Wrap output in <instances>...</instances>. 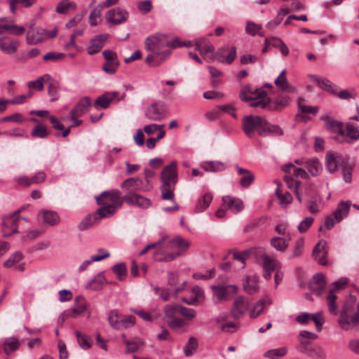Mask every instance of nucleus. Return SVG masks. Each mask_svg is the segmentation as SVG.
I'll list each match as a JSON object with an SVG mask.
<instances>
[{"label": "nucleus", "instance_id": "9b49d317", "mask_svg": "<svg viewBox=\"0 0 359 359\" xmlns=\"http://www.w3.org/2000/svg\"><path fill=\"white\" fill-rule=\"evenodd\" d=\"M341 143L353 144L359 140V126L356 123L347 122L344 124Z\"/></svg>", "mask_w": 359, "mask_h": 359}, {"label": "nucleus", "instance_id": "052dcab7", "mask_svg": "<svg viewBox=\"0 0 359 359\" xmlns=\"http://www.w3.org/2000/svg\"><path fill=\"white\" fill-rule=\"evenodd\" d=\"M78 343L79 346L84 350H87L90 348L91 343L90 338L85 334H82L80 332L76 331L75 332Z\"/></svg>", "mask_w": 359, "mask_h": 359}, {"label": "nucleus", "instance_id": "c85d7f7f", "mask_svg": "<svg viewBox=\"0 0 359 359\" xmlns=\"http://www.w3.org/2000/svg\"><path fill=\"white\" fill-rule=\"evenodd\" d=\"M311 77L316 81L317 85L321 89L332 95L337 94V86L331 82L329 79L325 78H320L315 75L311 76Z\"/></svg>", "mask_w": 359, "mask_h": 359}, {"label": "nucleus", "instance_id": "338daca9", "mask_svg": "<svg viewBox=\"0 0 359 359\" xmlns=\"http://www.w3.org/2000/svg\"><path fill=\"white\" fill-rule=\"evenodd\" d=\"M285 75V70H283L280 75L275 79L274 83L276 86H280L283 90H288L289 86Z\"/></svg>", "mask_w": 359, "mask_h": 359}, {"label": "nucleus", "instance_id": "6e6d98bb", "mask_svg": "<svg viewBox=\"0 0 359 359\" xmlns=\"http://www.w3.org/2000/svg\"><path fill=\"white\" fill-rule=\"evenodd\" d=\"M49 135L46 128L43 125H36L34 127L31 132V135L34 137H39L41 139L46 138Z\"/></svg>", "mask_w": 359, "mask_h": 359}, {"label": "nucleus", "instance_id": "864d4df0", "mask_svg": "<svg viewBox=\"0 0 359 359\" xmlns=\"http://www.w3.org/2000/svg\"><path fill=\"white\" fill-rule=\"evenodd\" d=\"M22 259V253L17 251L12 254L10 257L4 262V266L6 268H10L11 266H15V264L20 262Z\"/></svg>", "mask_w": 359, "mask_h": 359}, {"label": "nucleus", "instance_id": "9d476101", "mask_svg": "<svg viewBox=\"0 0 359 359\" xmlns=\"http://www.w3.org/2000/svg\"><path fill=\"white\" fill-rule=\"evenodd\" d=\"M165 114V107L163 102L158 101L149 105L144 112L145 116L151 121H160Z\"/></svg>", "mask_w": 359, "mask_h": 359}, {"label": "nucleus", "instance_id": "09e8293b", "mask_svg": "<svg viewBox=\"0 0 359 359\" xmlns=\"http://www.w3.org/2000/svg\"><path fill=\"white\" fill-rule=\"evenodd\" d=\"M313 359H325L326 355L323 348L318 346H311L309 351L306 354Z\"/></svg>", "mask_w": 359, "mask_h": 359}, {"label": "nucleus", "instance_id": "473e14b6", "mask_svg": "<svg viewBox=\"0 0 359 359\" xmlns=\"http://www.w3.org/2000/svg\"><path fill=\"white\" fill-rule=\"evenodd\" d=\"M105 283L106 279L104 276V272L102 271L98 273L94 278L88 283L86 288H90L95 291H98L102 289Z\"/></svg>", "mask_w": 359, "mask_h": 359}, {"label": "nucleus", "instance_id": "a18cd8bd", "mask_svg": "<svg viewBox=\"0 0 359 359\" xmlns=\"http://www.w3.org/2000/svg\"><path fill=\"white\" fill-rule=\"evenodd\" d=\"M287 349L286 347H280L269 350L264 353V356L270 359H278L284 356L287 353Z\"/></svg>", "mask_w": 359, "mask_h": 359}, {"label": "nucleus", "instance_id": "b1692460", "mask_svg": "<svg viewBox=\"0 0 359 359\" xmlns=\"http://www.w3.org/2000/svg\"><path fill=\"white\" fill-rule=\"evenodd\" d=\"M223 206L226 210H231L234 212H238L243 208V201L241 199L235 198L230 196L222 197Z\"/></svg>", "mask_w": 359, "mask_h": 359}, {"label": "nucleus", "instance_id": "5701e85b", "mask_svg": "<svg viewBox=\"0 0 359 359\" xmlns=\"http://www.w3.org/2000/svg\"><path fill=\"white\" fill-rule=\"evenodd\" d=\"M117 95V92H107L102 94L95 100L94 107L96 109H107L110 103L116 99Z\"/></svg>", "mask_w": 359, "mask_h": 359}, {"label": "nucleus", "instance_id": "6e6552de", "mask_svg": "<svg viewBox=\"0 0 359 359\" xmlns=\"http://www.w3.org/2000/svg\"><path fill=\"white\" fill-rule=\"evenodd\" d=\"M21 212L20 209L5 215L2 218V233L4 237H8L12 234L18 232V219L19 214Z\"/></svg>", "mask_w": 359, "mask_h": 359}, {"label": "nucleus", "instance_id": "4d7b16f0", "mask_svg": "<svg viewBox=\"0 0 359 359\" xmlns=\"http://www.w3.org/2000/svg\"><path fill=\"white\" fill-rule=\"evenodd\" d=\"M180 304H167L164 307V313L168 320L176 318V314L180 313Z\"/></svg>", "mask_w": 359, "mask_h": 359}, {"label": "nucleus", "instance_id": "393cba45", "mask_svg": "<svg viewBox=\"0 0 359 359\" xmlns=\"http://www.w3.org/2000/svg\"><path fill=\"white\" fill-rule=\"evenodd\" d=\"M304 168L307 169L308 173L313 177L319 175L323 170L322 164L317 158H306Z\"/></svg>", "mask_w": 359, "mask_h": 359}, {"label": "nucleus", "instance_id": "20e7f679", "mask_svg": "<svg viewBox=\"0 0 359 359\" xmlns=\"http://www.w3.org/2000/svg\"><path fill=\"white\" fill-rule=\"evenodd\" d=\"M160 187L161 198L163 200L173 201L174 190L177 182V163L173 161L165 166L161 172Z\"/></svg>", "mask_w": 359, "mask_h": 359}, {"label": "nucleus", "instance_id": "4c0bfd02", "mask_svg": "<svg viewBox=\"0 0 359 359\" xmlns=\"http://www.w3.org/2000/svg\"><path fill=\"white\" fill-rule=\"evenodd\" d=\"M202 168L207 172H222L226 169L224 163L218 161H212L208 163H204Z\"/></svg>", "mask_w": 359, "mask_h": 359}, {"label": "nucleus", "instance_id": "1a4fd4ad", "mask_svg": "<svg viewBox=\"0 0 359 359\" xmlns=\"http://www.w3.org/2000/svg\"><path fill=\"white\" fill-rule=\"evenodd\" d=\"M102 55L105 62L102 65V69L109 75L115 74L120 65L117 53L111 50L105 49L102 52Z\"/></svg>", "mask_w": 359, "mask_h": 359}, {"label": "nucleus", "instance_id": "4be33fe9", "mask_svg": "<svg viewBox=\"0 0 359 359\" xmlns=\"http://www.w3.org/2000/svg\"><path fill=\"white\" fill-rule=\"evenodd\" d=\"M263 100H267L266 106L262 109H267L269 111L278 110L280 107L286 106L290 102V98L287 95H280L273 102L266 95L264 97Z\"/></svg>", "mask_w": 359, "mask_h": 359}, {"label": "nucleus", "instance_id": "8fccbe9b", "mask_svg": "<svg viewBox=\"0 0 359 359\" xmlns=\"http://www.w3.org/2000/svg\"><path fill=\"white\" fill-rule=\"evenodd\" d=\"M270 302L269 297H266L262 299H259L256 304L254 306L253 309L250 312V317L252 318H257L264 310V304L266 302Z\"/></svg>", "mask_w": 359, "mask_h": 359}, {"label": "nucleus", "instance_id": "603ef678", "mask_svg": "<svg viewBox=\"0 0 359 359\" xmlns=\"http://www.w3.org/2000/svg\"><path fill=\"white\" fill-rule=\"evenodd\" d=\"M276 195L279 198L280 204L282 206L285 207L292 201L293 198L289 192H286L284 194L280 193L279 184H278V187L276 189Z\"/></svg>", "mask_w": 359, "mask_h": 359}, {"label": "nucleus", "instance_id": "c756f323", "mask_svg": "<svg viewBox=\"0 0 359 359\" xmlns=\"http://www.w3.org/2000/svg\"><path fill=\"white\" fill-rule=\"evenodd\" d=\"M236 168L238 172L243 175L240 179V185L244 188L250 187L255 180V175L249 170L238 166H237Z\"/></svg>", "mask_w": 359, "mask_h": 359}, {"label": "nucleus", "instance_id": "f704fd0d", "mask_svg": "<svg viewBox=\"0 0 359 359\" xmlns=\"http://www.w3.org/2000/svg\"><path fill=\"white\" fill-rule=\"evenodd\" d=\"M290 240V238L286 239L282 237H273L270 241V245L276 249L277 251L283 252L288 248V241Z\"/></svg>", "mask_w": 359, "mask_h": 359}, {"label": "nucleus", "instance_id": "774afa93", "mask_svg": "<svg viewBox=\"0 0 359 359\" xmlns=\"http://www.w3.org/2000/svg\"><path fill=\"white\" fill-rule=\"evenodd\" d=\"M314 219L312 217L304 218L298 225L297 229L299 233L306 232L313 223Z\"/></svg>", "mask_w": 359, "mask_h": 359}, {"label": "nucleus", "instance_id": "ea45409f", "mask_svg": "<svg viewBox=\"0 0 359 359\" xmlns=\"http://www.w3.org/2000/svg\"><path fill=\"white\" fill-rule=\"evenodd\" d=\"M285 180L290 189H294L297 200L302 203L303 198L302 194L299 191V187L301 185V182L298 180H293L292 176L286 175Z\"/></svg>", "mask_w": 359, "mask_h": 359}, {"label": "nucleus", "instance_id": "6ab92c4d", "mask_svg": "<svg viewBox=\"0 0 359 359\" xmlns=\"http://www.w3.org/2000/svg\"><path fill=\"white\" fill-rule=\"evenodd\" d=\"M107 34H100L93 38L87 47V52L89 55H94L98 53L104 46V43L108 39Z\"/></svg>", "mask_w": 359, "mask_h": 359}, {"label": "nucleus", "instance_id": "e433bc0d", "mask_svg": "<svg viewBox=\"0 0 359 359\" xmlns=\"http://www.w3.org/2000/svg\"><path fill=\"white\" fill-rule=\"evenodd\" d=\"M262 266L264 271H277L278 269H281V264L276 259L266 257L265 259L262 261Z\"/></svg>", "mask_w": 359, "mask_h": 359}, {"label": "nucleus", "instance_id": "7ed1b4c3", "mask_svg": "<svg viewBox=\"0 0 359 359\" xmlns=\"http://www.w3.org/2000/svg\"><path fill=\"white\" fill-rule=\"evenodd\" d=\"M121 192L118 189L103 191L100 196H95L96 202L100 205L96 211L100 218L111 216L116 209L124 202L121 197Z\"/></svg>", "mask_w": 359, "mask_h": 359}, {"label": "nucleus", "instance_id": "ddd939ff", "mask_svg": "<svg viewBox=\"0 0 359 359\" xmlns=\"http://www.w3.org/2000/svg\"><path fill=\"white\" fill-rule=\"evenodd\" d=\"M128 13L121 8L109 10L106 14L107 20L114 25H119L126 22Z\"/></svg>", "mask_w": 359, "mask_h": 359}, {"label": "nucleus", "instance_id": "58836bf2", "mask_svg": "<svg viewBox=\"0 0 359 359\" xmlns=\"http://www.w3.org/2000/svg\"><path fill=\"white\" fill-rule=\"evenodd\" d=\"M212 201V194L210 193H205L201 198L198 199L196 205V211L198 212L204 211L208 207H209Z\"/></svg>", "mask_w": 359, "mask_h": 359}, {"label": "nucleus", "instance_id": "a19ab883", "mask_svg": "<svg viewBox=\"0 0 359 359\" xmlns=\"http://www.w3.org/2000/svg\"><path fill=\"white\" fill-rule=\"evenodd\" d=\"M168 325L173 331L178 333H183L187 331L185 322L180 318L168 320Z\"/></svg>", "mask_w": 359, "mask_h": 359}, {"label": "nucleus", "instance_id": "69168bd1", "mask_svg": "<svg viewBox=\"0 0 359 359\" xmlns=\"http://www.w3.org/2000/svg\"><path fill=\"white\" fill-rule=\"evenodd\" d=\"M75 6V4L69 1V0H62L57 4L56 7V12L60 14H65L69 8L72 7L74 8Z\"/></svg>", "mask_w": 359, "mask_h": 359}, {"label": "nucleus", "instance_id": "680f3d73", "mask_svg": "<svg viewBox=\"0 0 359 359\" xmlns=\"http://www.w3.org/2000/svg\"><path fill=\"white\" fill-rule=\"evenodd\" d=\"M96 219L97 217L95 215H88L79 224V229L80 231H84L88 229L94 224Z\"/></svg>", "mask_w": 359, "mask_h": 359}, {"label": "nucleus", "instance_id": "37998d69", "mask_svg": "<svg viewBox=\"0 0 359 359\" xmlns=\"http://www.w3.org/2000/svg\"><path fill=\"white\" fill-rule=\"evenodd\" d=\"M88 304L83 296L79 295L74 299V306L72 308L77 315L82 314L87 309Z\"/></svg>", "mask_w": 359, "mask_h": 359}, {"label": "nucleus", "instance_id": "f257e3e1", "mask_svg": "<svg viewBox=\"0 0 359 359\" xmlns=\"http://www.w3.org/2000/svg\"><path fill=\"white\" fill-rule=\"evenodd\" d=\"M146 50L149 52L145 58V62L151 67H158L165 62L171 55L172 50L169 48H176L177 37L172 39L169 36L161 33H155L147 36L144 41Z\"/></svg>", "mask_w": 359, "mask_h": 359}, {"label": "nucleus", "instance_id": "f03ea898", "mask_svg": "<svg viewBox=\"0 0 359 359\" xmlns=\"http://www.w3.org/2000/svg\"><path fill=\"white\" fill-rule=\"evenodd\" d=\"M242 129L249 138L253 137L255 132H257L258 135L262 137H266L271 134L280 136L283 134V130L279 126L271 124L261 116L253 115L245 116L243 118Z\"/></svg>", "mask_w": 359, "mask_h": 359}, {"label": "nucleus", "instance_id": "39448f33", "mask_svg": "<svg viewBox=\"0 0 359 359\" xmlns=\"http://www.w3.org/2000/svg\"><path fill=\"white\" fill-rule=\"evenodd\" d=\"M189 243L184 241L180 236H177L171 239L168 243H165L164 241L162 242L154 254V259L157 262H170L174 260L176 257L180 255V252H169V250H172L177 248L182 250L187 249Z\"/></svg>", "mask_w": 359, "mask_h": 359}, {"label": "nucleus", "instance_id": "423d86ee", "mask_svg": "<svg viewBox=\"0 0 359 359\" xmlns=\"http://www.w3.org/2000/svg\"><path fill=\"white\" fill-rule=\"evenodd\" d=\"M265 95V90L254 89L250 85L243 86L239 93L242 101L249 102V106L255 108H264L266 106L267 100H263Z\"/></svg>", "mask_w": 359, "mask_h": 359}, {"label": "nucleus", "instance_id": "49530a36", "mask_svg": "<svg viewBox=\"0 0 359 359\" xmlns=\"http://www.w3.org/2000/svg\"><path fill=\"white\" fill-rule=\"evenodd\" d=\"M336 299H337V296L334 294V291L332 290H330L327 297V306H328V310H329L330 313L334 316H337L338 314Z\"/></svg>", "mask_w": 359, "mask_h": 359}, {"label": "nucleus", "instance_id": "2f4dec72", "mask_svg": "<svg viewBox=\"0 0 359 359\" xmlns=\"http://www.w3.org/2000/svg\"><path fill=\"white\" fill-rule=\"evenodd\" d=\"M326 166L330 172H334L341 161V158L332 151L326 154Z\"/></svg>", "mask_w": 359, "mask_h": 359}, {"label": "nucleus", "instance_id": "f3484780", "mask_svg": "<svg viewBox=\"0 0 359 359\" xmlns=\"http://www.w3.org/2000/svg\"><path fill=\"white\" fill-rule=\"evenodd\" d=\"M20 46L18 39H13L8 36L0 38V50L5 54L11 55L15 53Z\"/></svg>", "mask_w": 359, "mask_h": 359}, {"label": "nucleus", "instance_id": "2eb2a0df", "mask_svg": "<svg viewBox=\"0 0 359 359\" xmlns=\"http://www.w3.org/2000/svg\"><path fill=\"white\" fill-rule=\"evenodd\" d=\"M327 243L324 240H320L313 248L312 255L314 259L320 265L327 264Z\"/></svg>", "mask_w": 359, "mask_h": 359}, {"label": "nucleus", "instance_id": "aec40b11", "mask_svg": "<svg viewBox=\"0 0 359 359\" xmlns=\"http://www.w3.org/2000/svg\"><path fill=\"white\" fill-rule=\"evenodd\" d=\"M325 277L322 273H318L311 278L309 288L317 295H320L325 287Z\"/></svg>", "mask_w": 359, "mask_h": 359}, {"label": "nucleus", "instance_id": "e2e57ef3", "mask_svg": "<svg viewBox=\"0 0 359 359\" xmlns=\"http://www.w3.org/2000/svg\"><path fill=\"white\" fill-rule=\"evenodd\" d=\"M102 10V8L97 6L90 11L89 15V23L91 26H95L98 24Z\"/></svg>", "mask_w": 359, "mask_h": 359}, {"label": "nucleus", "instance_id": "0eeeda50", "mask_svg": "<svg viewBox=\"0 0 359 359\" xmlns=\"http://www.w3.org/2000/svg\"><path fill=\"white\" fill-rule=\"evenodd\" d=\"M339 326L346 330L352 329L359 323V303L358 311L354 312V305L351 302L344 304L338 319Z\"/></svg>", "mask_w": 359, "mask_h": 359}, {"label": "nucleus", "instance_id": "4468645a", "mask_svg": "<svg viewBox=\"0 0 359 359\" xmlns=\"http://www.w3.org/2000/svg\"><path fill=\"white\" fill-rule=\"evenodd\" d=\"M250 308V300L243 297H237L233 307L231 308V314L234 318H239L242 316L246 310Z\"/></svg>", "mask_w": 359, "mask_h": 359}, {"label": "nucleus", "instance_id": "79ce46f5", "mask_svg": "<svg viewBox=\"0 0 359 359\" xmlns=\"http://www.w3.org/2000/svg\"><path fill=\"white\" fill-rule=\"evenodd\" d=\"M20 344V341L15 337L6 338L4 341V351L6 354L9 355L11 352L17 350Z\"/></svg>", "mask_w": 359, "mask_h": 359}, {"label": "nucleus", "instance_id": "c9c22d12", "mask_svg": "<svg viewBox=\"0 0 359 359\" xmlns=\"http://www.w3.org/2000/svg\"><path fill=\"white\" fill-rule=\"evenodd\" d=\"M25 30L24 27H19L15 25L0 24V34L8 32L19 36L22 34Z\"/></svg>", "mask_w": 359, "mask_h": 359}, {"label": "nucleus", "instance_id": "bb28decb", "mask_svg": "<svg viewBox=\"0 0 359 359\" xmlns=\"http://www.w3.org/2000/svg\"><path fill=\"white\" fill-rule=\"evenodd\" d=\"M351 202L350 201H341L335 210L333 212V216L337 222H341L345 218L350 210Z\"/></svg>", "mask_w": 359, "mask_h": 359}, {"label": "nucleus", "instance_id": "0e129e2a", "mask_svg": "<svg viewBox=\"0 0 359 359\" xmlns=\"http://www.w3.org/2000/svg\"><path fill=\"white\" fill-rule=\"evenodd\" d=\"M135 323V318L133 316H121L120 320L118 330L127 329L133 326Z\"/></svg>", "mask_w": 359, "mask_h": 359}, {"label": "nucleus", "instance_id": "bf43d9fd", "mask_svg": "<svg viewBox=\"0 0 359 359\" xmlns=\"http://www.w3.org/2000/svg\"><path fill=\"white\" fill-rule=\"evenodd\" d=\"M122 316H120L118 314V312L117 310H111L108 316V320L110 324V325L116 330H118V325L120 323V320Z\"/></svg>", "mask_w": 359, "mask_h": 359}, {"label": "nucleus", "instance_id": "cd10ccee", "mask_svg": "<svg viewBox=\"0 0 359 359\" xmlns=\"http://www.w3.org/2000/svg\"><path fill=\"white\" fill-rule=\"evenodd\" d=\"M142 181L138 177H130L124 180L121 184V187L128 193H135L134 191H139L142 188Z\"/></svg>", "mask_w": 359, "mask_h": 359}, {"label": "nucleus", "instance_id": "a211bd4d", "mask_svg": "<svg viewBox=\"0 0 359 359\" xmlns=\"http://www.w3.org/2000/svg\"><path fill=\"white\" fill-rule=\"evenodd\" d=\"M195 48L198 50L202 55H207L211 60H215V47L210 42L206 43L205 39H201L196 41Z\"/></svg>", "mask_w": 359, "mask_h": 359}, {"label": "nucleus", "instance_id": "13d9d810", "mask_svg": "<svg viewBox=\"0 0 359 359\" xmlns=\"http://www.w3.org/2000/svg\"><path fill=\"white\" fill-rule=\"evenodd\" d=\"M45 78H46L47 79H50L51 76L49 74H45L43 76L39 77L35 81H29L27 83V86L29 88H35L39 91L42 90L43 88V82Z\"/></svg>", "mask_w": 359, "mask_h": 359}, {"label": "nucleus", "instance_id": "c03bdc74", "mask_svg": "<svg viewBox=\"0 0 359 359\" xmlns=\"http://www.w3.org/2000/svg\"><path fill=\"white\" fill-rule=\"evenodd\" d=\"M244 290L250 294H254L258 290V285L255 278L246 277L243 283Z\"/></svg>", "mask_w": 359, "mask_h": 359}, {"label": "nucleus", "instance_id": "7c9ffc66", "mask_svg": "<svg viewBox=\"0 0 359 359\" xmlns=\"http://www.w3.org/2000/svg\"><path fill=\"white\" fill-rule=\"evenodd\" d=\"M39 215L42 217L43 222L49 224L50 226H55L60 222V217L57 213L55 211L41 210Z\"/></svg>", "mask_w": 359, "mask_h": 359}, {"label": "nucleus", "instance_id": "72a5a7b5", "mask_svg": "<svg viewBox=\"0 0 359 359\" xmlns=\"http://www.w3.org/2000/svg\"><path fill=\"white\" fill-rule=\"evenodd\" d=\"M231 287L233 289V292H236V286L235 285H229L227 287H224L222 285H212L211 289L213 291L214 295L219 300L226 299L228 295L227 289Z\"/></svg>", "mask_w": 359, "mask_h": 359}, {"label": "nucleus", "instance_id": "3c124183", "mask_svg": "<svg viewBox=\"0 0 359 359\" xmlns=\"http://www.w3.org/2000/svg\"><path fill=\"white\" fill-rule=\"evenodd\" d=\"M111 270L117 276L119 280H123L127 274V267L123 262L115 264L112 266Z\"/></svg>", "mask_w": 359, "mask_h": 359}, {"label": "nucleus", "instance_id": "412c9836", "mask_svg": "<svg viewBox=\"0 0 359 359\" xmlns=\"http://www.w3.org/2000/svg\"><path fill=\"white\" fill-rule=\"evenodd\" d=\"M91 106V100L88 97L81 98L76 105L72 109L70 115L73 118L79 117L86 114Z\"/></svg>", "mask_w": 359, "mask_h": 359}, {"label": "nucleus", "instance_id": "dca6fc26", "mask_svg": "<svg viewBox=\"0 0 359 359\" xmlns=\"http://www.w3.org/2000/svg\"><path fill=\"white\" fill-rule=\"evenodd\" d=\"M321 120L324 121V127L327 131L341 136L344 128L343 122L334 120L328 115L322 116Z\"/></svg>", "mask_w": 359, "mask_h": 359}, {"label": "nucleus", "instance_id": "de8ad7c7", "mask_svg": "<svg viewBox=\"0 0 359 359\" xmlns=\"http://www.w3.org/2000/svg\"><path fill=\"white\" fill-rule=\"evenodd\" d=\"M198 348V342L195 337H189L187 343L185 344L184 347V355L187 357H189L194 354V352Z\"/></svg>", "mask_w": 359, "mask_h": 359}, {"label": "nucleus", "instance_id": "f8f14e48", "mask_svg": "<svg viewBox=\"0 0 359 359\" xmlns=\"http://www.w3.org/2000/svg\"><path fill=\"white\" fill-rule=\"evenodd\" d=\"M122 200L129 205H136L144 209L151 205V201L149 198L135 193H128L122 197Z\"/></svg>", "mask_w": 359, "mask_h": 359}, {"label": "nucleus", "instance_id": "a878e982", "mask_svg": "<svg viewBox=\"0 0 359 359\" xmlns=\"http://www.w3.org/2000/svg\"><path fill=\"white\" fill-rule=\"evenodd\" d=\"M282 170L286 174H292V176L295 177H300L304 180L309 178V174L304 169L297 168L292 163L283 165Z\"/></svg>", "mask_w": 359, "mask_h": 359}, {"label": "nucleus", "instance_id": "5fc2aeb1", "mask_svg": "<svg viewBox=\"0 0 359 359\" xmlns=\"http://www.w3.org/2000/svg\"><path fill=\"white\" fill-rule=\"evenodd\" d=\"M231 252H233V259L238 261L241 263V268L244 269L245 267L246 263V259L248 257L249 255L250 254V250H246L241 252L231 250Z\"/></svg>", "mask_w": 359, "mask_h": 359}]
</instances>
